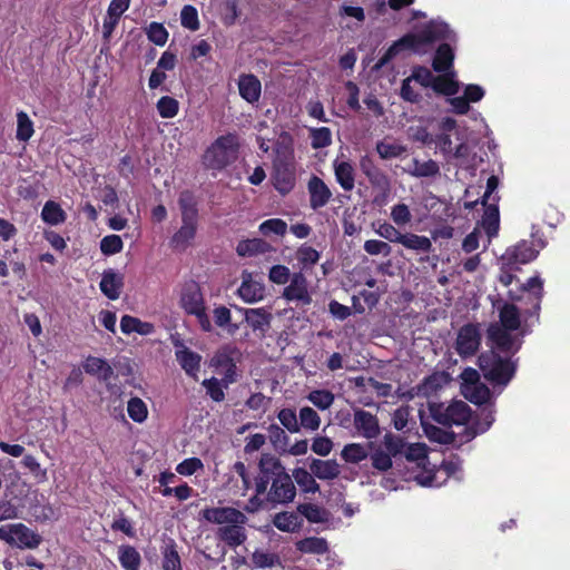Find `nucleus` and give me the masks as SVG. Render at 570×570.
I'll list each match as a JSON object with an SVG mask.
<instances>
[{
  "mask_svg": "<svg viewBox=\"0 0 570 570\" xmlns=\"http://www.w3.org/2000/svg\"><path fill=\"white\" fill-rule=\"evenodd\" d=\"M520 313L513 304H504L499 308V322L492 323L488 328V336L492 347L505 354H514L522 343Z\"/></svg>",
  "mask_w": 570,
  "mask_h": 570,
  "instance_id": "f257e3e1",
  "label": "nucleus"
},
{
  "mask_svg": "<svg viewBox=\"0 0 570 570\" xmlns=\"http://www.w3.org/2000/svg\"><path fill=\"white\" fill-rule=\"evenodd\" d=\"M181 225L173 235L170 244L175 249L185 250L196 237L198 229L197 202L193 193L184 190L178 198Z\"/></svg>",
  "mask_w": 570,
  "mask_h": 570,
  "instance_id": "f03ea898",
  "label": "nucleus"
},
{
  "mask_svg": "<svg viewBox=\"0 0 570 570\" xmlns=\"http://www.w3.org/2000/svg\"><path fill=\"white\" fill-rule=\"evenodd\" d=\"M479 365L484 377L499 385H507L515 372V364L511 358L501 356L495 350L481 354Z\"/></svg>",
  "mask_w": 570,
  "mask_h": 570,
  "instance_id": "7ed1b4c3",
  "label": "nucleus"
},
{
  "mask_svg": "<svg viewBox=\"0 0 570 570\" xmlns=\"http://www.w3.org/2000/svg\"><path fill=\"white\" fill-rule=\"evenodd\" d=\"M238 154V141L234 135H226L217 138L203 156L204 165L207 168L220 170L236 160Z\"/></svg>",
  "mask_w": 570,
  "mask_h": 570,
  "instance_id": "20e7f679",
  "label": "nucleus"
},
{
  "mask_svg": "<svg viewBox=\"0 0 570 570\" xmlns=\"http://www.w3.org/2000/svg\"><path fill=\"white\" fill-rule=\"evenodd\" d=\"M430 413L432 419L445 426L464 425L471 416L470 406L463 401L445 403H431Z\"/></svg>",
  "mask_w": 570,
  "mask_h": 570,
  "instance_id": "39448f33",
  "label": "nucleus"
},
{
  "mask_svg": "<svg viewBox=\"0 0 570 570\" xmlns=\"http://www.w3.org/2000/svg\"><path fill=\"white\" fill-rule=\"evenodd\" d=\"M0 540L21 550H33L40 546L42 538L23 523H11L0 527Z\"/></svg>",
  "mask_w": 570,
  "mask_h": 570,
  "instance_id": "423d86ee",
  "label": "nucleus"
},
{
  "mask_svg": "<svg viewBox=\"0 0 570 570\" xmlns=\"http://www.w3.org/2000/svg\"><path fill=\"white\" fill-rule=\"evenodd\" d=\"M461 393L474 404H484L491 397L489 387L480 381L476 370L468 367L461 374Z\"/></svg>",
  "mask_w": 570,
  "mask_h": 570,
  "instance_id": "0eeeda50",
  "label": "nucleus"
},
{
  "mask_svg": "<svg viewBox=\"0 0 570 570\" xmlns=\"http://www.w3.org/2000/svg\"><path fill=\"white\" fill-rule=\"evenodd\" d=\"M361 169L368 179L373 189L377 193L374 202L379 204L385 203L391 191V181L389 176L370 160L361 161Z\"/></svg>",
  "mask_w": 570,
  "mask_h": 570,
  "instance_id": "6e6552de",
  "label": "nucleus"
},
{
  "mask_svg": "<svg viewBox=\"0 0 570 570\" xmlns=\"http://www.w3.org/2000/svg\"><path fill=\"white\" fill-rule=\"evenodd\" d=\"M460 471L459 464L443 462L438 469H425L417 473L414 479L422 487L438 488L445 483L448 478Z\"/></svg>",
  "mask_w": 570,
  "mask_h": 570,
  "instance_id": "1a4fd4ad",
  "label": "nucleus"
},
{
  "mask_svg": "<svg viewBox=\"0 0 570 570\" xmlns=\"http://www.w3.org/2000/svg\"><path fill=\"white\" fill-rule=\"evenodd\" d=\"M415 37L414 52H422L423 47L438 40H451L452 31L444 22L431 21Z\"/></svg>",
  "mask_w": 570,
  "mask_h": 570,
  "instance_id": "9d476101",
  "label": "nucleus"
},
{
  "mask_svg": "<svg viewBox=\"0 0 570 570\" xmlns=\"http://www.w3.org/2000/svg\"><path fill=\"white\" fill-rule=\"evenodd\" d=\"M296 489L292 476L285 473L275 480H272L269 491L267 492V501L273 504H285L294 500Z\"/></svg>",
  "mask_w": 570,
  "mask_h": 570,
  "instance_id": "9b49d317",
  "label": "nucleus"
},
{
  "mask_svg": "<svg viewBox=\"0 0 570 570\" xmlns=\"http://www.w3.org/2000/svg\"><path fill=\"white\" fill-rule=\"evenodd\" d=\"M481 344V334L476 325L466 324L460 328L456 337V352L463 357L476 353Z\"/></svg>",
  "mask_w": 570,
  "mask_h": 570,
  "instance_id": "f8f14e48",
  "label": "nucleus"
},
{
  "mask_svg": "<svg viewBox=\"0 0 570 570\" xmlns=\"http://www.w3.org/2000/svg\"><path fill=\"white\" fill-rule=\"evenodd\" d=\"M202 517L215 524L246 523L247 517L239 510L230 507L206 508L202 511Z\"/></svg>",
  "mask_w": 570,
  "mask_h": 570,
  "instance_id": "ddd939ff",
  "label": "nucleus"
},
{
  "mask_svg": "<svg viewBox=\"0 0 570 570\" xmlns=\"http://www.w3.org/2000/svg\"><path fill=\"white\" fill-rule=\"evenodd\" d=\"M289 284L283 291V297L289 302H298L302 305H309L312 296L308 292L307 279L302 272L294 273Z\"/></svg>",
  "mask_w": 570,
  "mask_h": 570,
  "instance_id": "4468645a",
  "label": "nucleus"
},
{
  "mask_svg": "<svg viewBox=\"0 0 570 570\" xmlns=\"http://www.w3.org/2000/svg\"><path fill=\"white\" fill-rule=\"evenodd\" d=\"M238 296L247 304L259 302L265 296L264 284L254 278L250 273L244 272L242 274V284L237 289Z\"/></svg>",
  "mask_w": 570,
  "mask_h": 570,
  "instance_id": "2eb2a0df",
  "label": "nucleus"
},
{
  "mask_svg": "<svg viewBox=\"0 0 570 570\" xmlns=\"http://www.w3.org/2000/svg\"><path fill=\"white\" fill-rule=\"evenodd\" d=\"M353 424L357 433L368 440L377 438L381 432L376 415L362 409L354 411Z\"/></svg>",
  "mask_w": 570,
  "mask_h": 570,
  "instance_id": "dca6fc26",
  "label": "nucleus"
},
{
  "mask_svg": "<svg viewBox=\"0 0 570 570\" xmlns=\"http://www.w3.org/2000/svg\"><path fill=\"white\" fill-rule=\"evenodd\" d=\"M538 252L528 242H521L518 245L510 247L502 256L503 266L512 268L519 264H527L537 257Z\"/></svg>",
  "mask_w": 570,
  "mask_h": 570,
  "instance_id": "f3484780",
  "label": "nucleus"
},
{
  "mask_svg": "<svg viewBox=\"0 0 570 570\" xmlns=\"http://www.w3.org/2000/svg\"><path fill=\"white\" fill-rule=\"evenodd\" d=\"M174 345L176 347L175 356L181 368L186 372L187 375L197 379L202 356L198 353L189 350L180 341H175Z\"/></svg>",
  "mask_w": 570,
  "mask_h": 570,
  "instance_id": "a211bd4d",
  "label": "nucleus"
},
{
  "mask_svg": "<svg viewBox=\"0 0 570 570\" xmlns=\"http://www.w3.org/2000/svg\"><path fill=\"white\" fill-rule=\"evenodd\" d=\"M309 194V206L312 209H318L328 204L332 198V191L328 186L317 176H312L307 183Z\"/></svg>",
  "mask_w": 570,
  "mask_h": 570,
  "instance_id": "6ab92c4d",
  "label": "nucleus"
},
{
  "mask_svg": "<svg viewBox=\"0 0 570 570\" xmlns=\"http://www.w3.org/2000/svg\"><path fill=\"white\" fill-rule=\"evenodd\" d=\"M99 287L106 297L116 301L120 297L124 287V275L111 268L106 269L101 275Z\"/></svg>",
  "mask_w": 570,
  "mask_h": 570,
  "instance_id": "aec40b11",
  "label": "nucleus"
},
{
  "mask_svg": "<svg viewBox=\"0 0 570 570\" xmlns=\"http://www.w3.org/2000/svg\"><path fill=\"white\" fill-rule=\"evenodd\" d=\"M180 304L188 314L193 315L205 308L203 294L196 283L191 282L184 286Z\"/></svg>",
  "mask_w": 570,
  "mask_h": 570,
  "instance_id": "412c9836",
  "label": "nucleus"
},
{
  "mask_svg": "<svg viewBox=\"0 0 570 570\" xmlns=\"http://www.w3.org/2000/svg\"><path fill=\"white\" fill-rule=\"evenodd\" d=\"M309 470L316 479L322 481H333L341 474V465L334 459L321 460L313 458L309 461Z\"/></svg>",
  "mask_w": 570,
  "mask_h": 570,
  "instance_id": "4be33fe9",
  "label": "nucleus"
},
{
  "mask_svg": "<svg viewBox=\"0 0 570 570\" xmlns=\"http://www.w3.org/2000/svg\"><path fill=\"white\" fill-rule=\"evenodd\" d=\"M335 179L345 191H351L355 186V168L351 161L336 158L333 161Z\"/></svg>",
  "mask_w": 570,
  "mask_h": 570,
  "instance_id": "5701e85b",
  "label": "nucleus"
},
{
  "mask_svg": "<svg viewBox=\"0 0 570 570\" xmlns=\"http://www.w3.org/2000/svg\"><path fill=\"white\" fill-rule=\"evenodd\" d=\"M238 90L243 99L249 104H254L259 100L262 85L254 75H240L238 78Z\"/></svg>",
  "mask_w": 570,
  "mask_h": 570,
  "instance_id": "b1692460",
  "label": "nucleus"
},
{
  "mask_svg": "<svg viewBox=\"0 0 570 570\" xmlns=\"http://www.w3.org/2000/svg\"><path fill=\"white\" fill-rule=\"evenodd\" d=\"M244 313L246 323L253 331H259L263 334L268 331L272 322V314L265 308H240Z\"/></svg>",
  "mask_w": 570,
  "mask_h": 570,
  "instance_id": "393cba45",
  "label": "nucleus"
},
{
  "mask_svg": "<svg viewBox=\"0 0 570 570\" xmlns=\"http://www.w3.org/2000/svg\"><path fill=\"white\" fill-rule=\"evenodd\" d=\"M261 474L269 480L287 473L281 460L271 453H263L258 463Z\"/></svg>",
  "mask_w": 570,
  "mask_h": 570,
  "instance_id": "a878e982",
  "label": "nucleus"
},
{
  "mask_svg": "<svg viewBox=\"0 0 570 570\" xmlns=\"http://www.w3.org/2000/svg\"><path fill=\"white\" fill-rule=\"evenodd\" d=\"M415 46V37L413 36H404L400 40L395 41L377 60L375 65V69L379 70L385 65H387L400 51L404 49H410L414 51Z\"/></svg>",
  "mask_w": 570,
  "mask_h": 570,
  "instance_id": "bb28decb",
  "label": "nucleus"
},
{
  "mask_svg": "<svg viewBox=\"0 0 570 570\" xmlns=\"http://www.w3.org/2000/svg\"><path fill=\"white\" fill-rule=\"evenodd\" d=\"M245 523H232L218 529V537L230 547H238L246 540Z\"/></svg>",
  "mask_w": 570,
  "mask_h": 570,
  "instance_id": "cd10ccee",
  "label": "nucleus"
},
{
  "mask_svg": "<svg viewBox=\"0 0 570 570\" xmlns=\"http://www.w3.org/2000/svg\"><path fill=\"white\" fill-rule=\"evenodd\" d=\"M372 443H348L341 451V458L346 463L357 464L370 455Z\"/></svg>",
  "mask_w": 570,
  "mask_h": 570,
  "instance_id": "c85d7f7f",
  "label": "nucleus"
},
{
  "mask_svg": "<svg viewBox=\"0 0 570 570\" xmlns=\"http://www.w3.org/2000/svg\"><path fill=\"white\" fill-rule=\"evenodd\" d=\"M86 373L97 376L101 381H109L114 375L112 367L102 358L89 356L83 364Z\"/></svg>",
  "mask_w": 570,
  "mask_h": 570,
  "instance_id": "c756f323",
  "label": "nucleus"
},
{
  "mask_svg": "<svg viewBox=\"0 0 570 570\" xmlns=\"http://www.w3.org/2000/svg\"><path fill=\"white\" fill-rule=\"evenodd\" d=\"M118 560L125 570H138L141 564L140 553L129 544L118 547Z\"/></svg>",
  "mask_w": 570,
  "mask_h": 570,
  "instance_id": "7c9ffc66",
  "label": "nucleus"
},
{
  "mask_svg": "<svg viewBox=\"0 0 570 570\" xmlns=\"http://www.w3.org/2000/svg\"><path fill=\"white\" fill-rule=\"evenodd\" d=\"M292 478L299 487L301 491L305 493H316L320 491V484L316 482V476L312 471L304 468H296L293 470Z\"/></svg>",
  "mask_w": 570,
  "mask_h": 570,
  "instance_id": "2f4dec72",
  "label": "nucleus"
},
{
  "mask_svg": "<svg viewBox=\"0 0 570 570\" xmlns=\"http://www.w3.org/2000/svg\"><path fill=\"white\" fill-rule=\"evenodd\" d=\"M400 244L406 249L416 253H430L432 250V242L426 236L416 235L413 233H404Z\"/></svg>",
  "mask_w": 570,
  "mask_h": 570,
  "instance_id": "473e14b6",
  "label": "nucleus"
},
{
  "mask_svg": "<svg viewBox=\"0 0 570 570\" xmlns=\"http://www.w3.org/2000/svg\"><path fill=\"white\" fill-rule=\"evenodd\" d=\"M409 174L414 177H434L439 175L440 167L435 160L429 159L421 161L416 158L412 159L411 166L409 168Z\"/></svg>",
  "mask_w": 570,
  "mask_h": 570,
  "instance_id": "72a5a7b5",
  "label": "nucleus"
},
{
  "mask_svg": "<svg viewBox=\"0 0 570 570\" xmlns=\"http://www.w3.org/2000/svg\"><path fill=\"white\" fill-rule=\"evenodd\" d=\"M120 328L122 333L130 334V333H138L141 335H149L154 332V325L147 322H141L139 318L125 315L121 317L120 321Z\"/></svg>",
  "mask_w": 570,
  "mask_h": 570,
  "instance_id": "f704fd0d",
  "label": "nucleus"
},
{
  "mask_svg": "<svg viewBox=\"0 0 570 570\" xmlns=\"http://www.w3.org/2000/svg\"><path fill=\"white\" fill-rule=\"evenodd\" d=\"M454 53L448 43L441 45L433 60V69L438 72H449L452 68Z\"/></svg>",
  "mask_w": 570,
  "mask_h": 570,
  "instance_id": "c9c22d12",
  "label": "nucleus"
},
{
  "mask_svg": "<svg viewBox=\"0 0 570 570\" xmlns=\"http://www.w3.org/2000/svg\"><path fill=\"white\" fill-rule=\"evenodd\" d=\"M376 151L382 159H393L403 155L406 147L394 139L385 138L376 144Z\"/></svg>",
  "mask_w": 570,
  "mask_h": 570,
  "instance_id": "e433bc0d",
  "label": "nucleus"
},
{
  "mask_svg": "<svg viewBox=\"0 0 570 570\" xmlns=\"http://www.w3.org/2000/svg\"><path fill=\"white\" fill-rule=\"evenodd\" d=\"M453 73L445 72L442 76H434L431 85L434 91L446 96H453L459 91V83L453 79Z\"/></svg>",
  "mask_w": 570,
  "mask_h": 570,
  "instance_id": "4c0bfd02",
  "label": "nucleus"
},
{
  "mask_svg": "<svg viewBox=\"0 0 570 570\" xmlns=\"http://www.w3.org/2000/svg\"><path fill=\"white\" fill-rule=\"evenodd\" d=\"M41 218L49 225H58L66 220V213L59 204L49 200L41 210Z\"/></svg>",
  "mask_w": 570,
  "mask_h": 570,
  "instance_id": "58836bf2",
  "label": "nucleus"
},
{
  "mask_svg": "<svg viewBox=\"0 0 570 570\" xmlns=\"http://www.w3.org/2000/svg\"><path fill=\"white\" fill-rule=\"evenodd\" d=\"M297 549L303 553L323 554L327 552L328 544L323 538L309 537L298 541Z\"/></svg>",
  "mask_w": 570,
  "mask_h": 570,
  "instance_id": "ea45409f",
  "label": "nucleus"
},
{
  "mask_svg": "<svg viewBox=\"0 0 570 570\" xmlns=\"http://www.w3.org/2000/svg\"><path fill=\"white\" fill-rule=\"evenodd\" d=\"M274 525L285 532H294L301 525V519L293 512H281L274 517Z\"/></svg>",
  "mask_w": 570,
  "mask_h": 570,
  "instance_id": "a19ab883",
  "label": "nucleus"
},
{
  "mask_svg": "<svg viewBox=\"0 0 570 570\" xmlns=\"http://www.w3.org/2000/svg\"><path fill=\"white\" fill-rule=\"evenodd\" d=\"M306 399L318 410L325 411L334 403V394L328 390H314L308 393Z\"/></svg>",
  "mask_w": 570,
  "mask_h": 570,
  "instance_id": "79ce46f5",
  "label": "nucleus"
},
{
  "mask_svg": "<svg viewBox=\"0 0 570 570\" xmlns=\"http://www.w3.org/2000/svg\"><path fill=\"white\" fill-rule=\"evenodd\" d=\"M295 256L298 263L303 266V268H307L309 266L317 264L321 254L312 246L303 244L297 248Z\"/></svg>",
  "mask_w": 570,
  "mask_h": 570,
  "instance_id": "37998d69",
  "label": "nucleus"
},
{
  "mask_svg": "<svg viewBox=\"0 0 570 570\" xmlns=\"http://www.w3.org/2000/svg\"><path fill=\"white\" fill-rule=\"evenodd\" d=\"M403 453L409 461H414L417 465H422L423 470L426 469L428 449L424 443L407 444Z\"/></svg>",
  "mask_w": 570,
  "mask_h": 570,
  "instance_id": "c03bdc74",
  "label": "nucleus"
},
{
  "mask_svg": "<svg viewBox=\"0 0 570 570\" xmlns=\"http://www.w3.org/2000/svg\"><path fill=\"white\" fill-rule=\"evenodd\" d=\"M258 230L264 236H284L287 233V223L281 218H271L264 220L259 225Z\"/></svg>",
  "mask_w": 570,
  "mask_h": 570,
  "instance_id": "a18cd8bd",
  "label": "nucleus"
},
{
  "mask_svg": "<svg viewBox=\"0 0 570 570\" xmlns=\"http://www.w3.org/2000/svg\"><path fill=\"white\" fill-rule=\"evenodd\" d=\"M392 455H390L382 448H376L371 454V463L373 469L379 472H386L393 466Z\"/></svg>",
  "mask_w": 570,
  "mask_h": 570,
  "instance_id": "49530a36",
  "label": "nucleus"
},
{
  "mask_svg": "<svg viewBox=\"0 0 570 570\" xmlns=\"http://www.w3.org/2000/svg\"><path fill=\"white\" fill-rule=\"evenodd\" d=\"M33 135V124L24 111L17 114V139L27 141Z\"/></svg>",
  "mask_w": 570,
  "mask_h": 570,
  "instance_id": "de8ad7c7",
  "label": "nucleus"
},
{
  "mask_svg": "<svg viewBox=\"0 0 570 570\" xmlns=\"http://www.w3.org/2000/svg\"><path fill=\"white\" fill-rule=\"evenodd\" d=\"M311 145L314 149H321L332 144V132L327 127L309 129Z\"/></svg>",
  "mask_w": 570,
  "mask_h": 570,
  "instance_id": "09e8293b",
  "label": "nucleus"
},
{
  "mask_svg": "<svg viewBox=\"0 0 570 570\" xmlns=\"http://www.w3.org/2000/svg\"><path fill=\"white\" fill-rule=\"evenodd\" d=\"M321 425V417L315 410L304 406L299 410V428L316 431Z\"/></svg>",
  "mask_w": 570,
  "mask_h": 570,
  "instance_id": "8fccbe9b",
  "label": "nucleus"
},
{
  "mask_svg": "<svg viewBox=\"0 0 570 570\" xmlns=\"http://www.w3.org/2000/svg\"><path fill=\"white\" fill-rule=\"evenodd\" d=\"M482 226L489 237L497 235L499 229V209L495 205H490L483 216Z\"/></svg>",
  "mask_w": 570,
  "mask_h": 570,
  "instance_id": "3c124183",
  "label": "nucleus"
},
{
  "mask_svg": "<svg viewBox=\"0 0 570 570\" xmlns=\"http://www.w3.org/2000/svg\"><path fill=\"white\" fill-rule=\"evenodd\" d=\"M127 411L129 417L137 423H142L148 415L147 405L139 397H132L129 400Z\"/></svg>",
  "mask_w": 570,
  "mask_h": 570,
  "instance_id": "603ef678",
  "label": "nucleus"
},
{
  "mask_svg": "<svg viewBox=\"0 0 570 570\" xmlns=\"http://www.w3.org/2000/svg\"><path fill=\"white\" fill-rule=\"evenodd\" d=\"M268 438L276 450H281L283 452L286 451L289 438L281 426L277 424H271L268 426Z\"/></svg>",
  "mask_w": 570,
  "mask_h": 570,
  "instance_id": "864d4df0",
  "label": "nucleus"
},
{
  "mask_svg": "<svg viewBox=\"0 0 570 570\" xmlns=\"http://www.w3.org/2000/svg\"><path fill=\"white\" fill-rule=\"evenodd\" d=\"M383 444L385 448L383 450L386 451L392 456L402 454L406 446L404 440L401 436L394 435L392 433H386L384 435Z\"/></svg>",
  "mask_w": 570,
  "mask_h": 570,
  "instance_id": "5fc2aeb1",
  "label": "nucleus"
},
{
  "mask_svg": "<svg viewBox=\"0 0 570 570\" xmlns=\"http://www.w3.org/2000/svg\"><path fill=\"white\" fill-rule=\"evenodd\" d=\"M424 432L429 440L441 443L450 444L454 441V434L434 425H424Z\"/></svg>",
  "mask_w": 570,
  "mask_h": 570,
  "instance_id": "6e6d98bb",
  "label": "nucleus"
},
{
  "mask_svg": "<svg viewBox=\"0 0 570 570\" xmlns=\"http://www.w3.org/2000/svg\"><path fill=\"white\" fill-rule=\"evenodd\" d=\"M391 219L396 226H405L411 223L412 214L407 205L399 203L391 208Z\"/></svg>",
  "mask_w": 570,
  "mask_h": 570,
  "instance_id": "4d7b16f0",
  "label": "nucleus"
},
{
  "mask_svg": "<svg viewBox=\"0 0 570 570\" xmlns=\"http://www.w3.org/2000/svg\"><path fill=\"white\" fill-rule=\"evenodd\" d=\"M481 419L473 422L471 436L474 438L476 434L484 433L490 429L492 423L494 422V414L491 409H483L481 411Z\"/></svg>",
  "mask_w": 570,
  "mask_h": 570,
  "instance_id": "13d9d810",
  "label": "nucleus"
},
{
  "mask_svg": "<svg viewBox=\"0 0 570 570\" xmlns=\"http://www.w3.org/2000/svg\"><path fill=\"white\" fill-rule=\"evenodd\" d=\"M180 22L181 26L191 30L196 31L199 29V19H198V12L195 7L193 6H185L181 9L180 12Z\"/></svg>",
  "mask_w": 570,
  "mask_h": 570,
  "instance_id": "bf43d9fd",
  "label": "nucleus"
},
{
  "mask_svg": "<svg viewBox=\"0 0 570 570\" xmlns=\"http://www.w3.org/2000/svg\"><path fill=\"white\" fill-rule=\"evenodd\" d=\"M277 419L281 424L288 430L291 433L299 432V423L297 420V415L292 409H283L278 412Z\"/></svg>",
  "mask_w": 570,
  "mask_h": 570,
  "instance_id": "052dcab7",
  "label": "nucleus"
},
{
  "mask_svg": "<svg viewBox=\"0 0 570 570\" xmlns=\"http://www.w3.org/2000/svg\"><path fill=\"white\" fill-rule=\"evenodd\" d=\"M400 96L403 100L411 104H416L421 100V94L419 91L417 85L407 78H405L402 82Z\"/></svg>",
  "mask_w": 570,
  "mask_h": 570,
  "instance_id": "680f3d73",
  "label": "nucleus"
},
{
  "mask_svg": "<svg viewBox=\"0 0 570 570\" xmlns=\"http://www.w3.org/2000/svg\"><path fill=\"white\" fill-rule=\"evenodd\" d=\"M148 39L157 46H164L168 39V31L158 22H151L147 28Z\"/></svg>",
  "mask_w": 570,
  "mask_h": 570,
  "instance_id": "e2e57ef3",
  "label": "nucleus"
},
{
  "mask_svg": "<svg viewBox=\"0 0 570 570\" xmlns=\"http://www.w3.org/2000/svg\"><path fill=\"white\" fill-rule=\"evenodd\" d=\"M178 101L171 97H161L157 102V110L163 118H173L178 112Z\"/></svg>",
  "mask_w": 570,
  "mask_h": 570,
  "instance_id": "0e129e2a",
  "label": "nucleus"
},
{
  "mask_svg": "<svg viewBox=\"0 0 570 570\" xmlns=\"http://www.w3.org/2000/svg\"><path fill=\"white\" fill-rule=\"evenodd\" d=\"M122 239L118 235L105 236L100 242V249L105 255H114L122 250Z\"/></svg>",
  "mask_w": 570,
  "mask_h": 570,
  "instance_id": "69168bd1",
  "label": "nucleus"
},
{
  "mask_svg": "<svg viewBox=\"0 0 570 570\" xmlns=\"http://www.w3.org/2000/svg\"><path fill=\"white\" fill-rule=\"evenodd\" d=\"M407 79H411L412 82H415L421 87L428 88L431 87L434 80V75L430 69L425 67H416L413 69L411 76H409Z\"/></svg>",
  "mask_w": 570,
  "mask_h": 570,
  "instance_id": "338daca9",
  "label": "nucleus"
},
{
  "mask_svg": "<svg viewBox=\"0 0 570 570\" xmlns=\"http://www.w3.org/2000/svg\"><path fill=\"white\" fill-rule=\"evenodd\" d=\"M164 570H181L180 557L174 546H169L164 551Z\"/></svg>",
  "mask_w": 570,
  "mask_h": 570,
  "instance_id": "774afa93",
  "label": "nucleus"
}]
</instances>
